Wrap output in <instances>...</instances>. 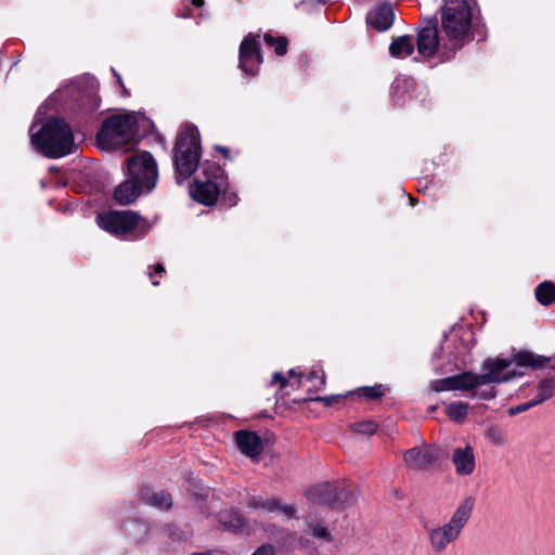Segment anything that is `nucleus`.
<instances>
[{
  "label": "nucleus",
  "mask_w": 555,
  "mask_h": 555,
  "mask_svg": "<svg viewBox=\"0 0 555 555\" xmlns=\"http://www.w3.org/2000/svg\"><path fill=\"white\" fill-rule=\"evenodd\" d=\"M547 360L529 351H521L511 360L501 358L488 359L482 363V373L465 372L454 375V390L473 391L472 397L478 399H491L495 396L492 383H505L517 376H521V367L540 369Z\"/></svg>",
  "instance_id": "obj_1"
},
{
  "label": "nucleus",
  "mask_w": 555,
  "mask_h": 555,
  "mask_svg": "<svg viewBox=\"0 0 555 555\" xmlns=\"http://www.w3.org/2000/svg\"><path fill=\"white\" fill-rule=\"evenodd\" d=\"M440 22L449 49L459 50L472 40L473 7L468 0H444Z\"/></svg>",
  "instance_id": "obj_2"
},
{
  "label": "nucleus",
  "mask_w": 555,
  "mask_h": 555,
  "mask_svg": "<svg viewBox=\"0 0 555 555\" xmlns=\"http://www.w3.org/2000/svg\"><path fill=\"white\" fill-rule=\"evenodd\" d=\"M30 128L34 146L49 157H62L74 152V135L70 127L62 119H51L39 130Z\"/></svg>",
  "instance_id": "obj_3"
},
{
  "label": "nucleus",
  "mask_w": 555,
  "mask_h": 555,
  "mask_svg": "<svg viewBox=\"0 0 555 555\" xmlns=\"http://www.w3.org/2000/svg\"><path fill=\"white\" fill-rule=\"evenodd\" d=\"M144 118L134 112L115 114L106 118L96 135L100 149H117L135 139Z\"/></svg>",
  "instance_id": "obj_4"
},
{
  "label": "nucleus",
  "mask_w": 555,
  "mask_h": 555,
  "mask_svg": "<svg viewBox=\"0 0 555 555\" xmlns=\"http://www.w3.org/2000/svg\"><path fill=\"white\" fill-rule=\"evenodd\" d=\"M474 505L475 500L472 496L465 498L446 524L428 529L429 545L434 552H443L460 538L472 516Z\"/></svg>",
  "instance_id": "obj_5"
},
{
  "label": "nucleus",
  "mask_w": 555,
  "mask_h": 555,
  "mask_svg": "<svg viewBox=\"0 0 555 555\" xmlns=\"http://www.w3.org/2000/svg\"><path fill=\"white\" fill-rule=\"evenodd\" d=\"M199 157L198 130L194 126H183L177 138L175 153L176 179L178 183L192 176L198 167Z\"/></svg>",
  "instance_id": "obj_6"
},
{
  "label": "nucleus",
  "mask_w": 555,
  "mask_h": 555,
  "mask_svg": "<svg viewBox=\"0 0 555 555\" xmlns=\"http://www.w3.org/2000/svg\"><path fill=\"white\" fill-rule=\"evenodd\" d=\"M96 222L104 231L115 236L131 240L145 235L151 229L146 219L130 210L100 214L96 217Z\"/></svg>",
  "instance_id": "obj_7"
},
{
  "label": "nucleus",
  "mask_w": 555,
  "mask_h": 555,
  "mask_svg": "<svg viewBox=\"0 0 555 555\" xmlns=\"http://www.w3.org/2000/svg\"><path fill=\"white\" fill-rule=\"evenodd\" d=\"M228 182L219 165L204 162L199 166V176L191 188L192 197L206 205H214L221 192L227 189Z\"/></svg>",
  "instance_id": "obj_8"
},
{
  "label": "nucleus",
  "mask_w": 555,
  "mask_h": 555,
  "mask_svg": "<svg viewBox=\"0 0 555 555\" xmlns=\"http://www.w3.org/2000/svg\"><path fill=\"white\" fill-rule=\"evenodd\" d=\"M127 177L135 181L145 192L150 193L157 183L158 167L149 152H139L126 159Z\"/></svg>",
  "instance_id": "obj_9"
},
{
  "label": "nucleus",
  "mask_w": 555,
  "mask_h": 555,
  "mask_svg": "<svg viewBox=\"0 0 555 555\" xmlns=\"http://www.w3.org/2000/svg\"><path fill=\"white\" fill-rule=\"evenodd\" d=\"M417 51L421 55L430 57L436 51H441L442 54L450 56L456 50L448 48V40H446L444 34L439 36L435 26H427L418 33Z\"/></svg>",
  "instance_id": "obj_10"
},
{
  "label": "nucleus",
  "mask_w": 555,
  "mask_h": 555,
  "mask_svg": "<svg viewBox=\"0 0 555 555\" xmlns=\"http://www.w3.org/2000/svg\"><path fill=\"white\" fill-rule=\"evenodd\" d=\"M441 456V452L438 449L425 446L406 451L404 453V461L409 467L422 470L437 463Z\"/></svg>",
  "instance_id": "obj_11"
},
{
  "label": "nucleus",
  "mask_w": 555,
  "mask_h": 555,
  "mask_svg": "<svg viewBox=\"0 0 555 555\" xmlns=\"http://www.w3.org/2000/svg\"><path fill=\"white\" fill-rule=\"evenodd\" d=\"M261 61L256 38L251 35L246 36L240 47V67L248 74H255Z\"/></svg>",
  "instance_id": "obj_12"
},
{
  "label": "nucleus",
  "mask_w": 555,
  "mask_h": 555,
  "mask_svg": "<svg viewBox=\"0 0 555 555\" xmlns=\"http://www.w3.org/2000/svg\"><path fill=\"white\" fill-rule=\"evenodd\" d=\"M451 461L459 476H469L476 468L474 449L468 444L455 448Z\"/></svg>",
  "instance_id": "obj_13"
},
{
  "label": "nucleus",
  "mask_w": 555,
  "mask_h": 555,
  "mask_svg": "<svg viewBox=\"0 0 555 555\" xmlns=\"http://www.w3.org/2000/svg\"><path fill=\"white\" fill-rule=\"evenodd\" d=\"M235 441L241 452L250 459L258 457L263 450L261 438L254 431H237L235 434Z\"/></svg>",
  "instance_id": "obj_14"
},
{
  "label": "nucleus",
  "mask_w": 555,
  "mask_h": 555,
  "mask_svg": "<svg viewBox=\"0 0 555 555\" xmlns=\"http://www.w3.org/2000/svg\"><path fill=\"white\" fill-rule=\"evenodd\" d=\"M145 193L146 192L135 181L127 177V179L114 190V199L120 205H129Z\"/></svg>",
  "instance_id": "obj_15"
},
{
  "label": "nucleus",
  "mask_w": 555,
  "mask_h": 555,
  "mask_svg": "<svg viewBox=\"0 0 555 555\" xmlns=\"http://www.w3.org/2000/svg\"><path fill=\"white\" fill-rule=\"evenodd\" d=\"M395 14L391 5L383 4L367 14V23L376 30L388 29L393 23Z\"/></svg>",
  "instance_id": "obj_16"
},
{
  "label": "nucleus",
  "mask_w": 555,
  "mask_h": 555,
  "mask_svg": "<svg viewBox=\"0 0 555 555\" xmlns=\"http://www.w3.org/2000/svg\"><path fill=\"white\" fill-rule=\"evenodd\" d=\"M354 393L358 395L359 397H363V398L372 399V400H377V399H380L385 395V387L383 385H380V384L379 385H375V386L361 387V388H358L354 391ZM351 395H353V392H348L344 397H348V396H351ZM341 397L343 396H331V397L317 398L315 400L317 401H322L326 405H331L332 403L336 402Z\"/></svg>",
  "instance_id": "obj_17"
},
{
  "label": "nucleus",
  "mask_w": 555,
  "mask_h": 555,
  "mask_svg": "<svg viewBox=\"0 0 555 555\" xmlns=\"http://www.w3.org/2000/svg\"><path fill=\"white\" fill-rule=\"evenodd\" d=\"M414 42L410 36H400L389 47L390 54L395 57H406L412 54Z\"/></svg>",
  "instance_id": "obj_18"
},
{
  "label": "nucleus",
  "mask_w": 555,
  "mask_h": 555,
  "mask_svg": "<svg viewBox=\"0 0 555 555\" xmlns=\"http://www.w3.org/2000/svg\"><path fill=\"white\" fill-rule=\"evenodd\" d=\"M555 393V379L548 378L541 380L537 386V396L531 401L534 405L552 398Z\"/></svg>",
  "instance_id": "obj_19"
},
{
  "label": "nucleus",
  "mask_w": 555,
  "mask_h": 555,
  "mask_svg": "<svg viewBox=\"0 0 555 555\" xmlns=\"http://www.w3.org/2000/svg\"><path fill=\"white\" fill-rule=\"evenodd\" d=\"M537 300L544 306L555 301V285L552 282H543L535 288Z\"/></svg>",
  "instance_id": "obj_20"
},
{
  "label": "nucleus",
  "mask_w": 555,
  "mask_h": 555,
  "mask_svg": "<svg viewBox=\"0 0 555 555\" xmlns=\"http://www.w3.org/2000/svg\"><path fill=\"white\" fill-rule=\"evenodd\" d=\"M219 520L224 528L233 531H240L244 527L242 517L234 511H223L219 514Z\"/></svg>",
  "instance_id": "obj_21"
},
{
  "label": "nucleus",
  "mask_w": 555,
  "mask_h": 555,
  "mask_svg": "<svg viewBox=\"0 0 555 555\" xmlns=\"http://www.w3.org/2000/svg\"><path fill=\"white\" fill-rule=\"evenodd\" d=\"M257 506L267 509L269 512L279 513L285 517H292L295 514V507L293 505L282 504L278 500H266Z\"/></svg>",
  "instance_id": "obj_22"
},
{
  "label": "nucleus",
  "mask_w": 555,
  "mask_h": 555,
  "mask_svg": "<svg viewBox=\"0 0 555 555\" xmlns=\"http://www.w3.org/2000/svg\"><path fill=\"white\" fill-rule=\"evenodd\" d=\"M144 498L149 504L160 509H167L172 504L171 496L164 491L146 492Z\"/></svg>",
  "instance_id": "obj_23"
},
{
  "label": "nucleus",
  "mask_w": 555,
  "mask_h": 555,
  "mask_svg": "<svg viewBox=\"0 0 555 555\" xmlns=\"http://www.w3.org/2000/svg\"><path fill=\"white\" fill-rule=\"evenodd\" d=\"M468 404L452 402L446 406V414L454 422H463L467 416Z\"/></svg>",
  "instance_id": "obj_24"
},
{
  "label": "nucleus",
  "mask_w": 555,
  "mask_h": 555,
  "mask_svg": "<svg viewBox=\"0 0 555 555\" xmlns=\"http://www.w3.org/2000/svg\"><path fill=\"white\" fill-rule=\"evenodd\" d=\"M331 491L330 485H321L309 491V499L320 504H330L331 499L327 493Z\"/></svg>",
  "instance_id": "obj_25"
},
{
  "label": "nucleus",
  "mask_w": 555,
  "mask_h": 555,
  "mask_svg": "<svg viewBox=\"0 0 555 555\" xmlns=\"http://www.w3.org/2000/svg\"><path fill=\"white\" fill-rule=\"evenodd\" d=\"M264 41L268 46L273 47L276 54L284 55L286 53V39L285 38H273L271 35H264Z\"/></svg>",
  "instance_id": "obj_26"
},
{
  "label": "nucleus",
  "mask_w": 555,
  "mask_h": 555,
  "mask_svg": "<svg viewBox=\"0 0 555 555\" xmlns=\"http://www.w3.org/2000/svg\"><path fill=\"white\" fill-rule=\"evenodd\" d=\"M352 428L356 433L371 436L376 433L377 425L372 421H364L353 424Z\"/></svg>",
  "instance_id": "obj_27"
},
{
  "label": "nucleus",
  "mask_w": 555,
  "mask_h": 555,
  "mask_svg": "<svg viewBox=\"0 0 555 555\" xmlns=\"http://www.w3.org/2000/svg\"><path fill=\"white\" fill-rule=\"evenodd\" d=\"M308 380L310 382H315L313 384V388L319 391V390H322L325 386V374L322 370H312L309 374H308Z\"/></svg>",
  "instance_id": "obj_28"
},
{
  "label": "nucleus",
  "mask_w": 555,
  "mask_h": 555,
  "mask_svg": "<svg viewBox=\"0 0 555 555\" xmlns=\"http://www.w3.org/2000/svg\"><path fill=\"white\" fill-rule=\"evenodd\" d=\"M311 530L313 537L317 539L330 542L332 540V535L330 530L326 527H323L321 525H311Z\"/></svg>",
  "instance_id": "obj_29"
},
{
  "label": "nucleus",
  "mask_w": 555,
  "mask_h": 555,
  "mask_svg": "<svg viewBox=\"0 0 555 555\" xmlns=\"http://www.w3.org/2000/svg\"><path fill=\"white\" fill-rule=\"evenodd\" d=\"M434 389L436 391L454 390V377L450 376L443 379L436 380L434 384Z\"/></svg>",
  "instance_id": "obj_30"
},
{
  "label": "nucleus",
  "mask_w": 555,
  "mask_h": 555,
  "mask_svg": "<svg viewBox=\"0 0 555 555\" xmlns=\"http://www.w3.org/2000/svg\"><path fill=\"white\" fill-rule=\"evenodd\" d=\"M79 91V87L76 82H72L67 86H65L64 88L60 89L56 91L55 93V96L59 99V100H64L65 98V93H74V92H78Z\"/></svg>",
  "instance_id": "obj_31"
},
{
  "label": "nucleus",
  "mask_w": 555,
  "mask_h": 555,
  "mask_svg": "<svg viewBox=\"0 0 555 555\" xmlns=\"http://www.w3.org/2000/svg\"><path fill=\"white\" fill-rule=\"evenodd\" d=\"M535 406L533 404L532 401H529V402H526V403H522V404H519V405H516V406H513L508 410V413L509 415H515L517 413H521V412H525L531 408Z\"/></svg>",
  "instance_id": "obj_32"
},
{
  "label": "nucleus",
  "mask_w": 555,
  "mask_h": 555,
  "mask_svg": "<svg viewBox=\"0 0 555 555\" xmlns=\"http://www.w3.org/2000/svg\"><path fill=\"white\" fill-rule=\"evenodd\" d=\"M488 437L491 439L492 443L496 446H502L505 442L503 435L494 429L489 430Z\"/></svg>",
  "instance_id": "obj_33"
},
{
  "label": "nucleus",
  "mask_w": 555,
  "mask_h": 555,
  "mask_svg": "<svg viewBox=\"0 0 555 555\" xmlns=\"http://www.w3.org/2000/svg\"><path fill=\"white\" fill-rule=\"evenodd\" d=\"M275 550L270 544H263L258 547L251 555H274Z\"/></svg>",
  "instance_id": "obj_34"
},
{
  "label": "nucleus",
  "mask_w": 555,
  "mask_h": 555,
  "mask_svg": "<svg viewBox=\"0 0 555 555\" xmlns=\"http://www.w3.org/2000/svg\"><path fill=\"white\" fill-rule=\"evenodd\" d=\"M272 384H275V383H279L280 384V388H284L286 385H287V379L285 378L284 375H282L281 373H274L273 376H272Z\"/></svg>",
  "instance_id": "obj_35"
},
{
  "label": "nucleus",
  "mask_w": 555,
  "mask_h": 555,
  "mask_svg": "<svg viewBox=\"0 0 555 555\" xmlns=\"http://www.w3.org/2000/svg\"><path fill=\"white\" fill-rule=\"evenodd\" d=\"M114 72V75L115 77L117 78V82L120 85V87L122 88V92L124 94H127V91L125 89V86L122 85V80H121V77L119 76V74H117L115 70Z\"/></svg>",
  "instance_id": "obj_36"
},
{
  "label": "nucleus",
  "mask_w": 555,
  "mask_h": 555,
  "mask_svg": "<svg viewBox=\"0 0 555 555\" xmlns=\"http://www.w3.org/2000/svg\"><path fill=\"white\" fill-rule=\"evenodd\" d=\"M288 375H289V377H298V384H301V376L297 375L295 370H289Z\"/></svg>",
  "instance_id": "obj_37"
},
{
  "label": "nucleus",
  "mask_w": 555,
  "mask_h": 555,
  "mask_svg": "<svg viewBox=\"0 0 555 555\" xmlns=\"http://www.w3.org/2000/svg\"><path fill=\"white\" fill-rule=\"evenodd\" d=\"M155 271H156L157 274H162L163 272H165V269H164V267L162 264H157L155 267Z\"/></svg>",
  "instance_id": "obj_38"
},
{
  "label": "nucleus",
  "mask_w": 555,
  "mask_h": 555,
  "mask_svg": "<svg viewBox=\"0 0 555 555\" xmlns=\"http://www.w3.org/2000/svg\"><path fill=\"white\" fill-rule=\"evenodd\" d=\"M193 3L196 5V7H201L204 1L203 0H193Z\"/></svg>",
  "instance_id": "obj_39"
},
{
  "label": "nucleus",
  "mask_w": 555,
  "mask_h": 555,
  "mask_svg": "<svg viewBox=\"0 0 555 555\" xmlns=\"http://www.w3.org/2000/svg\"><path fill=\"white\" fill-rule=\"evenodd\" d=\"M236 204V199H235V196H233V198L231 197L230 198V205H235Z\"/></svg>",
  "instance_id": "obj_40"
},
{
  "label": "nucleus",
  "mask_w": 555,
  "mask_h": 555,
  "mask_svg": "<svg viewBox=\"0 0 555 555\" xmlns=\"http://www.w3.org/2000/svg\"><path fill=\"white\" fill-rule=\"evenodd\" d=\"M152 283H153V285H155V286L159 284V282H158V281H152Z\"/></svg>",
  "instance_id": "obj_41"
}]
</instances>
